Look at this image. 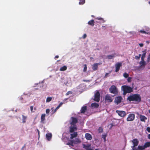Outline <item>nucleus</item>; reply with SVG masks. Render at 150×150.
<instances>
[{
    "label": "nucleus",
    "instance_id": "1",
    "mask_svg": "<svg viewBox=\"0 0 150 150\" xmlns=\"http://www.w3.org/2000/svg\"><path fill=\"white\" fill-rule=\"evenodd\" d=\"M127 100L130 102L134 101L138 103L140 101L141 98L139 94H133L129 96L127 98Z\"/></svg>",
    "mask_w": 150,
    "mask_h": 150
},
{
    "label": "nucleus",
    "instance_id": "2",
    "mask_svg": "<svg viewBox=\"0 0 150 150\" xmlns=\"http://www.w3.org/2000/svg\"><path fill=\"white\" fill-rule=\"evenodd\" d=\"M133 88L127 86L123 85L122 86V90L123 91V95H125L127 93H129L133 91Z\"/></svg>",
    "mask_w": 150,
    "mask_h": 150
},
{
    "label": "nucleus",
    "instance_id": "3",
    "mask_svg": "<svg viewBox=\"0 0 150 150\" xmlns=\"http://www.w3.org/2000/svg\"><path fill=\"white\" fill-rule=\"evenodd\" d=\"M133 146H131L132 150H141V146L139 145L138 146L139 144V141L136 139H134L132 141Z\"/></svg>",
    "mask_w": 150,
    "mask_h": 150
},
{
    "label": "nucleus",
    "instance_id": "4",
    "mask_svg": "<svg viewBox=\"0 0 150 150\" xmlns=\"http://www.w3.org/2000/svg\"><path fill=\"white\" fill-rule=\"evenodd\" d=\"M110 92L112 93L117 94L118 93L117 88L115 85H112L109 88Z\"/></svg>",
    "mask_w": 150,
    "mask_h": 150
},
{
    "label": "nucleus",
    "instance_id": "5",
    "mask_svg": "<svg viewBox=\"0 0 150 150\" xmlns=\"http://www.w3.org/2000/svg\"><path fill=\"white\" fill-rule=\"evenodd\" d=\"M100 94L98 91H97L94 95V98L93 100L97 102H99L100 101Z\"/></svg>",
    "mask_w": 150,
    "mask_h": 150
},
{
    "label": "nucleus",
    "instance_id": "6",
    "mask_svg": "<svg viewBox=\"0 0 150 150\" xmlns=\"http://www.w3.org/2000/svg\"><path fill=\"white\" fill-rule=\"evenodd\" d=\"M143 54L141 57V67L142 66H144L146 64L145 62L144 61V59L145 57L146 54V50L142 52Z\"/></svg>",
    "mask_w": 150,
    "mask_h": 150
},
{
    "label": "nucleus",
    "instance_id": "7",
    "mask_svg": "<svg viewBox=\"0 0 150 150\" xmlns=\"http://www.w3.org/2000/svg\"><path fill=\"white\" fill-rule=\"evenodd\" d=\"M69 128V132L71 133L73 132L77 129V127L76 125H71V126Z\"/></svg>",
    "mask_w": 150,
    "mask_h": 150
},
{
    "label": "nucleus",
    "instance_id": "8",
    "mask_svg": "<svg viewBox=\"0 0 150 150\" xmlns=\"http://www.w3.org/2000/svg\"><path fill=\"white\" fill-rule=\"evenodd\" d=\"M135 115L134 114H130L128 116L127 119V121H131L133 120L134 119Z\"/></svg>",
    "mask_w": 150,
    "mask_h": 150
},
{
    "label": "nucleus",
    "instance_id": "9",
    "mask_svg": "<svg viewBox=\"0 0 150 150\" xmlns=\"http://www.w3.org/2000/svg\"><path fill=\"white\" fill-rule=\"evenodd\" d=\"M116 112L119 116L121 117H124L126 115L125 112L124 111L116 110Z\"/></svg>",
    "mask_w": 150,
    "mask_h": 150
},
{
    "label": "nucleus",
    "instance_id": "10",
    "mask_svg": "<svg viewBox=\"0 0 150 150\" xmlns=\"http://www.w3.org/2000/svg\"><path fill=\"white\" fill-rule=\"evenodd\" d=\"M105 100L107 102H111L112 99L111 96L109 94H107L105 96Z\"/></svg>",
    "mask_w": 150,
    "mask_h": 150
},
{
    "label": "nucleus",
    "instance_id": "11",
    "mask_svg": "<svg viewBox=\"0 0 150 150\" xmlns=\"http://www.w3.org/2000/svg\"><path fill=\"white\" fill-rule=\"evenodd\" d=\"M71 121L70 123V125H76V124L77 123L78 119L75 117H71Z\"/></svg>",
    "mask_w": 150,
    "mask_h": 150
},
{
    "label": "nucleus",
    "instance_id": "12",
    "mask_svg": "<svg viewBox=\"0 0 150 150\" xmlns=\"http://www.w3.org/2000/svg\"><path fill=\"white\" fill-rule=\"evenodd\" d=\"M122 66V63L121 62H118L115 65V72H117L120 70V68Z\"/></svg>",
    "mask_w": 150,
    "mask_h": 150
},
{
    "label": "nucleus",
    "instance_id": "13",
    "mask_svg": "<svg viewBox=\"0 0 150 150\" xmlns=\"http://www.w3.org/2000/svg\"><path fill=\"white\" fill-rule=\"evenodd\" d=\"M83 148L86 150H92L93 149L91 148V144H88L86 145L84 144H83Z\"/></svg>",
    "mask_w": 150,
    "mask_h": 150
},
{
    "label": "nucleus",
    "instance_id": "14",
    "mask_svg": "<svg viewBox=\"0 0 150 150\" xmlns=\"http://www.w3.org/2000/svg\"><path fill=\"white\" fill-rule=\"evenodd\" d=\"M150 146V142H146L145 143L144 145L143 146H141V150H143L145 148L148 147Z\"/></svg>",
    "mask_w": 150,
    "mask_h": 150
},
{
    "label": "nucleus",
    "instance_id": "15",
    "mask_svg": "<svg viewBox=\"0 0 150 150\" xmlns=\"http://www.w3.org/2000/svg\"><path fill=\"white\" fill-rule=\"evenodd\" d=\"M122 99V98L121 96H118L115 99V101L117 104L120 103Z\"/></svg>",
    "mask_w": 150,
    "mask_h": 150
},
{
    "label": "nucleus",
    "instance_id": "16",
    "mask_svg": "<svg viewBox=\"0 0 150 150\" xmlns=\"http://www.w3.org/2000/svg\"><path fill=\"white\" fill-rule=\"evenodd\" d=\"M100 64V63H97L94 64L92 65V69L93 71L97 70L98 69V65Z\"/></svg>",
    "mask_w": 150,
    "mask_h": 150
},
{
    "label": "nucleus",
    "instance_id": "17",
    "mask_svg": "<svg viewBox=\"0 0 150 150\" xmlns=\"http://www.w3.org/2000/svg\"><path fill=\"white\" fill-rule=\"evenodd\" d=\"M78 134L77 132H74L73 133L70 134L71 137L70 139H72L76 137L77 136Z\"/></svg>",
    "mask_w": 150,
    "mask_h": 150
},
{
    "label": "nucleus",
    "instance_id": "18",
    "mask_svg": "<svg viewBox=\"0 0 150 150\" xmlns=\"http://www.w3.org/2000/svg\"><path fill=\"white\" fill-rule=\"evenodd\" d=\"M85 137L88 140H91L92 139L91 135L88 133H86L85 134Z\"/></svg>",
    "mask_w": 150,
    "mask_h": 150
},
{
    "label": "nucleus",
    "instance_id": "19",
    "mask_svg": "<svg viewBox=\"0 0 150 150\" xmlns=\"http://www.w3.org/2000/svg\"><path fill=\"white\" fill-rule=\"evenodd\" d=\"M46 116V115L45 114H43L41 115V121L42 123H45V122H44L45 120V117Z\"/></svg>",
    "mask_w": 150,
    "mask_h": 150
},
{
    "label": "nucleus",
    "instance_id": "20",
    "mask_svg": "<svg viewBox=\"0 0 150 150\" xmlns=\"http://www.w3.org/2000/svg\"><path fill=\"white\" fill-rule=\"evenodd\" d=\"M96 19L99 20L100 21H96V23H104L105 22V21L104 20V19L101 17H97L96 18Z\"/></svg>",
    "mask_w": 150,
    "mask_h": 150
},
{
    "label": "nucleus",
    "instance_id": "21",
    "mask_svg": "<svg viewBox=\"0 0 150 150\" xmlns=\"http://www.w3.org/2000/svg\"><path fill=\"white\" fill-rule=\"evenodd\" d=\"M52 134L51 133H47L46 134V137L47 140L50 141L51 139Z\"/></svg>",
    "mask_w": 150,
    "mask_h": 150
},
{
    "label": "nucleus",
    "instance_id": "22",
    "mask_svg": "<svg viewBox=\"0 0 150 150\" xmlns=\"http://www.w3.org/2000/svg\"><path fill=\"white\" fill-rule=\"evenodd\" d=\"M87 110L86 106H84L82 107L81 110V112L82 113H84Z\"/></svg>",
    "mask_w": 150,
    "mask_h": 150
},
{
    "label": "nucleus",
    "instance_id": "23",
    "mask_svg": "<svg viewBox=\"0 0 150 150\" xmlns=\"http://www.w3.org/2000/svg\"><path fill=\"white\" fill-rule=\"evenodd\" d=\"M74 144V140H69V142L67 143L66 144L67 145H69V146H74L73 144Z\"/></svg>",
    "mask_w": 150,
    "mask_h": 150
},
{
    "label": "nucleus",
    "instance_id": "24",
    "mask_svg": "<svg viewBox=\"0 0 150 150\" xmlns=\"http://www.w3.org/2000/svg\"><path fill=\"white\" fill-rule=\"evenodd\" d=\"M91 106L92 108H97L99 107V105L98 103H94L91 104Z\"/></svg>",
    "mask_w": 150,
    "mask_h": 150
},
{
    "label": "nucleus",
    "instance_id": "25",
    "mask_svg": "<svg viewBox=\"0 0 150 150\" xmlns=\"http://www.w3.org/2000/svg\"><path fill=\"white\" fill-rule=\"evenodd\" d=\"M22 122L23 123H25L26 121V119L27 118V116H25L23 115H22Z\"/></svg>",
    "mask_w": 150,
    "mask_h": 150
},
{
    "label": "nucleus",
    "instance_id": "26",
    "mask_svg": "<svg viewBox=\"0 0 150 150\" xmlns=\"http://www.w3.org/2000/svg\"><path fill=\"white\" fill-rule=\"evenodd\" d=\"M74 140V144H77L81 143V142L80 139H76L75 140Z\"/></svg>",
    "mask_w": 150,
    "mask_h": 150
},
{
    "label": "nucleus",
    "instance_id": "27",
    "mask_svg": "<svg viewBox=\"0 0 150 150\" xmlns=\"http://www.w3.org/2000/svg\"><path fill=\"white\" fill-rule=\"evenodd\" d=\"M95 23L94 21L93 20H91L89 21L88 22V25H91V26H93L94 25V23Z\"/></svg>",
    "mask_w": 150,
    "mask_h": 150
},
{
    "label": "nucleus",
    "instance_id": "28",
    "mask_svg": "<svg viewBox=\"0 0 150 150\" xmlns=\"http://www.w3.org/2000/svg\"><path fill=\"white\" fill-rule=\"evenodd\" d=\"M115 54H114L112 55H108L107 57L109 59H112L115 56Z\"/></svg>",
    "mask_w": 150,
    "mask_h": 150
},
{
    "label": "nucleus",
    "instance_id": "29",
    "mask_svg": "<svg viewBox=\"0 0 150 150\" xmlns=\"http://www.w3.org/2000/svg\"><path fill=\"white\" fill-rule=\"evenodd\" d=\"M67 69V67L66 66H64L63 67H61L59 70L60 71H63L66 70Z\"/></svg>",
    "mask_w": 150,
    "mask_h": 150
},
{
    "label": "nucleus",
    "instance_id": "30",
    "mask_svg": "<svg viewBox=\"0 0 150 150\" xmlns=\"http://www.w3.org/2000/svg\"><path fill=\"white\" fill-rule=\"evenodd\" d=\"M52 97H48L46 100V103H48L50 102L52 100Z\"/></svg>",
    "mask_w": 150,
    "mask_h": 150
},
{
    "label": "nucleus",
    "instance_id": "31",
    "mask_svg": "<svg viewBox=\"0 0 150 150\" xmlns=\"http://www.w3.org/2000/svg\"><path fill=\"white\" fill-rule=\"evenodd\" d=\"M147 119V118L144 116L141 115V121L145 122Z\"/></svg>",
    "mask_w": 150,
    "mask_h": 150
},
{
    "label": "nucleus",
    "instance_id": "32",
    "mask_svg": "<svg viewBox=\"0 0 150 150\" xmlns=\"http://www.w3.org/2000/svg\"><path fill=\"white\" fill-rule=\"evenodd\" d=\"M80 1L79 2V4L80 5H83L84 4L85 2V0H80Z\"/></svg>",
    "mask_w": 150,
    "mask_h": 150
},
{
    "label": "nucleus",
    "instance_id": "33",
    "mask_svg": "<svg viewBox=\"0 0 150 150\" xmlns=\"http://www.w3.org/2000/svg\"><path fill=\"white\" fill-rule=\"evenodd\" d=\"M98 131L99 133H102L103 131V128L100 127H99L98 129Z\"/></svg>",
    "mask_w": 150,
    "mask_h": 150
},
{
    "label": "nucleus",
    "instance_id": "34",
    "mask_svg": "<svg viewBox=\"0 0 150 150\" xmlns=\"http://www.w3.org/2000/svg\"><path fill=\"white\" fill-rule=\"evenodd\" d=\"M102 137L104 139V141L105 142L106 141V138L107 137V135L106 134L102 135Z\"/></svg>",
    "mask_w": 150,
    "mask_h": 150
},
{
    "label": "nucleus",
    "instance_id": "35",
    "mask_svg": "<svg viewBox=\"0 0 150 150\" xmlns=\"http://www.w3.org/2000/svg\"><path fill=\"white\" fill-rule=\"evenodd\" d=\"M123 76L125 78H128V77L129 75L127 73H125L123 74Z\"/></svg>",
    "mask_w": 150,
    "mask_h": 150
},
{
    "label": "nucleus",
    "instance_id": "36",
    "mask_svg": "<svg viewBox=\"0 0 150 150\" xmlns=\"http://www.w3.org/2000/svg\"><path fill=\"white\" fill-rule=\"evenodd\" d=\"M87 66H86V64H85L84 67L83 69V71L84 72H85L86 71H87Z\"/></svg>",
    "mask_w": 150,
    "mask_h": 150
},
{
    "label": "nucleus",
    "instance_id": "37",
    "mask_svg": "<svg viewBox=\"0 0 150 150\" xmlns=\"http://www.w3.org/2000/svg\"><path fill=\"white\" fill-rule=\"evenodd\" d=\"M59 108L57 106L56 108L52 112V114H54V113H55L57 111V110Z\"/></svg>",
    "mask_w": 150,
    "mask_h": 150
},
{
    "label": "nucleus",
    "instance_id": "38",
    "mask_svg": "<svg viewBox=\"0 0 150 150\" xmlns=\"http://www.w3.org/2000/svg\"><path fill=\"white\" fill-rule=\"evenodd\" d=\"M132 77H128L127 78V81L128 82H130L131 81Z\"/></svg>",
    "mask_w": 150,
    "mask_h": 150
},
{
    "label": "nucleus",
    "instance_id": "39",
    "mask_svg": "<svg viewBox=\"0 0 150 150\" xmlns=\"http://www.w3.org/2000/svg\"><path fill=\"white\" fill-rule=\"evenodd\" d=\"M141 56V54H139V56H136L135 57V58L137 59H139L140 57Z\"/></svg>",
    "mask_w": 150,
    "mask_h": 150
},
{
    "label": "nucleus",
    "instance_id": "40",
    "mask_svg": "<svg viewBox=\"0 0 150 150\" xmlns=\"http://www.w3.org/2000/svg\"><path fill=\"white\" fill-rule=\"evenodd\" d=\"M30 110L31 112H34V111H33V106H32L30 107Z\"/></svg>",
    "mask_w": 150,
    "mask_h": 150
},
{
    "label": "nucleus",
    "instance_id": "41",
    "mask_svg": "<svg viewBox=\"0 0 150 150\" xmlns=\"http://www.w3.org/2000/svg\"><path fill=\"white\" fill-rule=\"evenodd\" d=\"M50 111V110L49 109H47L46 110V112L47 114H49Z\"/></svg>",
    "mask_w": 150,
    "mask_h": 150
},
{
    "label": "nucleus",
    "instance_id": "42",
    "mask_svg": "<svg viewBox=\"0 0 150 150\" xmlns=\"http://www.w3.org/2000/svg\"><path fill=\"white\" fill-rule=\"evenodd\" d=\"M141 33H145V34H148V32H146L144 30H141Z\"/></svg>",
    "mask_w": 150,
    "mask_h": 150
},
{
    "label": "nucleus",
    "instance_id": "43",
    "mask_svg": "<svg viewBox=\"0 0 150 150\" xmlns=\"http://www.w3.org/2000/svg\"><path fill=\"white\" fill-rule=\"evenodd\" d=\"M63 104V103L62 102L60 103L59 105L57 106L59 108Z\"/></svg>",
    "mask_w": 150,
    "mask_h": 150
},
{
    "label": "nucleus",
    "instance_id": "44",
    "mask_svg": "<svg viewBox=\"0 0 150 150\" xmlns=\"http://www.w3.org/2000/svg\"><path fill=\"white\" fill-rule=\"evenodd\" d=\"M72 93V92L71 91H68L66 93V95H67L70 94H71Z\"/></svg>",
    "mask_w": 150,
    "mask_h": 150
},
{
    "label": "nucleus",
    "instance_id": "45",
    "mask_svg": "<svg viewBox=\"0 0 150 150\" xmlns=\"http://www.w3.org/2000/svg\"><path fill=\"white\" fill-rule=\"evenodd\" d=\"M149 132H150V127H148L146 129Z\"/></svg>",
    "mask_w": 150,
    "mask_h": 150
},
{
    "label": "nucleus",
    "instance_id": "46",
    "mask_svg": "<svg viewBox=\"0 0 150 150\" xmlns=\"http://www.w3.org/2000/svg\"><path fill=\"white\" fill-rule=\"evenodd\" d=\"M86 36H87L85 34L83 35V38L84 39L86 38Z\"/></svg>",
    "mask_w": 150,
    "mask_h": 150
},
{
    "label": "nucleus",
    "instance_id": "47",
    "mask_svg": "<svg viewBox=\"0 0 150 150\" xmlns=\"http://www.w3.org/2000/svg\"><path fill=\"white\" fill-rule=\"evenodd\" d=\"M109 74L108 73H106L105 74V76H104V78H106L107 77L108 75Z\"/></svg>",
    "mask_w": 150,
    "mask_h": 150
},
{
    "label": "nucleus",
    "instance_id": "48",
    "mask_svg": "<svg viewBox=\"0 0 150 150\" xmlns=\"http://www.w3.org/2000/svg\"><path fill=\"white\" fill-rule=\"evenodd\" d=\"M37 131H38V133L39 137L40 136V131H39V130L38 129H37Z\"/></svg>",
    "mask_w": 150,
    "mask_h": 150
},
{
    "label": "nucleus",
    "instance_id": "49",
    "mask_svg": "<svg viewBox=\"0 0 150 150\" xmlns=\"http://www.w3.org/2000/svg\"><path fill=\"white\" fill-rule=\"evenodd\" d=\"M148 139H150V134H148Z\"/></svg>",
    "mask_w": 150,
    "mask_h": 150
},
{
    "label": "nucleus",
    "instance_id": "50",
    "mask_svg": "<svg viewBox=\"0 0 150 150\" xmlns=\"http://www.w3.org/2000/svg\"><path fill=\"white\" fill-rule=\"evenodd\" d=\"M59 57V56L57 55H56V56H55V58H58Z\"/></svg>",
    "mask_w": 150,
    "mask_h": 150
},
{
    "label": "nucleus",
    "instance_id": "51",
    "mask_svg": "<svg viewBox=\"0 0 150 150\" xmlns=\"http://www.w3.org/2000/svg\"><path fill=\"white\" fill-rule=\"evenodd\" d=\"M34 109L35 110H36V108H34Z\"/></svg>",
    "mask_w": 150,
    "mask_h": 150
},
{
    "label": "nucleus",
    "instance_id": "52",
    "mask_svg": "<svg viewBox=\"0 0 150 150\" xmlns=\"http://www.w3.org/2000/svg\"><path fill=\"white\" fill-rule=\"evenodd\" d=\"M83 81L84 82H87V81L85 80H83Z\"/></svg>",
    "mask_w": 150,
    "mask_h": 150
},
{
    "label": "nucleus",
    "instance_id": "53",
    "mask_svg": "<svg viewBox=\"0 0 150 150\" xmlns=\"http://www.w3.org/2000/svg\"><path fill=\"white\" fill-rule=\"evenodd\" d=\"M143 44L141 43V47L143 46Z\"/></svg>",
    "mask_w": 150,
    "mask_h": 150
},
{
    "label": "nucleus",
    "instance_id": "54",
    "mask_svg": "<svg viewBox=\"0 0 150 150\" xmlns=\"http://www.w3.org/2000/svg\"><path fill=\"white\" fill-rule=\"evenodd\" d=\"M149 30V28H147L146 29V30Z\"/></svg>",
    "mask_w": 150,
    "mask_h": 150
},
{
    "label": "nucleus",
    "instance_id": "55",
    "mask_svg": "<svg viewBox=\"0 0 150 150\" xmlns=\"http://www.w3.org/2000/svg\"><path fill=\"white\" fill-rule=\"evenodd\" d=\"M93 59V57H90V59Z\"/></svg>",
    "mask_w": 150,
    "mask_h": 150
},
{
    "label": "nucleus",
    "instance_id": "56",
    "mask_svg": "<svg viewBox=\"0 0 150 150\" xmlns=\"http://www.w3.org/2000/svg\"><path fill=\"white\" fill-rule=\"evenodd\" d=\"M148 59H150V55L149 56V57H148Z\"/></svg>",
    "mask_w": 150,
    "mask_h": 150
},
{
    "label": "nucleus",
    "instance_id": "57",
    "mask_svg": "<svg viewBox=\"0 0 150 150\" xmlns=\"http://www.w3.org/2000/svg\"><path fill=\"white\" fill-rule=\"evenodd\" d=\"M91 17H94V16L93 15H92L91 16Z\"/></svg>",
    "mask_w": 150,
    "mask_h": 150
},
{
    "label": "nucleus",
    "instance_id": "58",
    "mask_svg": "<svg viewBox=\"0 0 150 150\" xmlns=\"http://www.w3.org/2000/svg\"><path fill=\"white\" fill-rule=\"evenodd\" d=\"M139 45L141 47V43H139Z\"/></svg>",
    "mask_w": 150,
    "mask_h": 150
},
{
    "label": "nucleus",
    "instance_id": "59",
    "mask_svg": "<svg viewBox=\"0 0 150 150\" xmlns=\"http://www.w3.org/2000/svg\"><path fill=\"white\" fill-rule=\"evenodd\" d=\"M35 90L38 89V88H35Z\"/></svg>",
    "mask_w": 150,
    "mask_h": 150
},
{
    "label": "nucleus",
    "instance_id": "60",
    "mask_svg": "<svg viewBox=\"0 0 150 150\" xmlns=\"http://www.w3.org/2000/svg\"><path fill=\"white\" fill-rule=\"evenodd\" d=\"M146 42H147V43H149V42L147 41H146Z\"/></svg>",
    "mask_w": 150,
    "mask_h": 150
},
{
    "label": "nucleus",
    "instance_id": "61",
    "mask_svg": "<svg viewBox=\"0 0 150 150\" xmlns=\"http://www.w3.org/2000/svg\"><path fill=\"white\" fill-rule=\"evenodd\" d=\"M149 112L150 113V110H149Z\"/></svg>",
    "mask_w": 150,
    "mask_h": 150
},
{
    "label": "nucleus",
    "instance_id": "62",
    "mask_svg": "<svg viewBox=\"0 0 150 150\" xmlns=\"http://www.w3.org/2000/svg\"><path fill=\"white\" fill-rule=\"evenodd\" d=\"M149 4H150V1L149 2Z\"/></svg>",
    "mask_w": 150,
    "mask_h": 150
},
{
    "label": "nucleus",
    "instance_id": "63",
    "mask_svg": "<svg viewBox=\"0 0 150 150\" xmlns=\"http://www.w3.org/2000/svg\"><path fill=\"white\" fill-rule=\"evenodd\" d=\"M140 118H141V115L139 116Z\"/></svg>",
    "mask_w": 150,
    "mask_h": 150
}]
</instances>
